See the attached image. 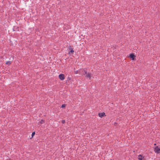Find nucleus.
I'll return each instance as SVG.
<instances>
[{
    "instance_id": "4",
    "label": "nucleus",
    "mask_w": 160,
    "mask_h": 160,
    "mask_svg": "<svg viewBox=\"0 0 160 160\" xmlns=\"http://www.w3.org/2000/svg\"><path fill=\"white\" fill-rule=\"evenodd\" d=\"M138 159L139 160H144V157L142 155H138Z\"/></svg>"
},
{
    "instance_id": "5",
    "label": "nucleus",
    "mask_w": 160,
    "mask_h": 160,
    "mask_svg": "<svg viewBox=\"0 0 160 160\" xmlns=\"http://www.w3.org/2000/svg\"><path fill=\"white\" fill-rule=\"evenodd\" d=\"M130 58L132 59V60H133L134 59V58L135 57V56L133 54H131L130 55Z\"/></svg>"
},
{
    "instance_id": "7",
    "label": "nucleus",
    "mask_w": 160,
    "mask_h": 160,
    "mask_svg": "<svg viewBox=\"0 0 160 160\" xmlns=\"http://www.w3.org/2000/svg\"><path fill=\"white\" fill-rule=\"evenodd\" d=\"M70 52H69V54H70V52L72 53V54H73V52H74V51L73 50L72 48H70Z\"/></svg>"
},
{
    "instance_id": "12",
    "label": "nucleus",
    "mask_w": 160,
    "mask_h": 160,
    "mask_svg": "<svg viewBox=\"0 0 160 160\" xmlns=\"http://www.w3.org/2000/svg\"><path fill=\"white\" fill-rule=\"evenodd\" d=\"M74 73L75 74H77L78 73V71H76L74 72Z\"/></svg>"
},
{
    "instance_id": "2",
    "label": "nucleus",
    "mask_w": 160,
    "mask_h": 160,
    "mask_svg": "<svg viewBox=\"0 0 160 160\" xmlns=\"http://www.w3.org/2000/svg\"><path fill=\"white\" fill-rule=\"evenodd\" d=\"M83 71L85 72V74H86V76H85L88 78H89L90 79H91V74L89 73H87V71L85 70H83Z\"/></svg>"
},
{
    "instance_id": "14",
    "label": "nucleus",
    "mask_w": 160,
    "mask_h": 160,
    "mask_svg": "<svg viewBox=\"0 0 160 160\" xmlns=\"http://www.w3.org/2000/svg\"><path fill=\"white\" fill-rule=\"evenodd\" d=\"M68 79H69V80H70L71 79V78H68Z\"/></svg>"
},
{
    "instance_id": "1",
    "label": "nucleus",
    "mask_w": 160,
    "mask_h": 160,
    "mask_svg": "<svg viewBox=\"0 0 160 160\" xmlns=\"http://www.w3.org/2000/svg\"><path fill=\"white\" fill-rule=\"evenodd\" d=\"M154 151L158 153H160V146L155 147L154 148Z\"/></svg>"
},
{
    "instance_id": "11",
    "label": "nucleus",
    "mask_w": 160,
    "mask_h": 160,
    "mask_svg": "<svg viewBox=\"0 0 160 160\" xmlns=\"http://www.w3.org/2000/svg\"><path fill=\"white\" fill-rule=\"evenodd\" d=\"M35 134V132H33L32 133V137H33Z\"/></svg>"
},
{
    "instance_id": "9",
    "label": "nucleus",
    "mask_w": 160,
    "mask_h": 160,
    "mask_svg": "<svg viewBox=\"0 0 160 160\" xmlns=\"http://www.w3.org/2000/svg\"><path fill=\"white\" fill-rule=\"evenodd\" d=\"M40 123H41V124H43V123H44V121L43 120H41L40 121Z\"/></svg>"
},
{
    "instance_id": "6",
    "label": "nucleus",
    "mask_w": 160,
    "mask_h": 160,
    "mask_svg": "<svg viewBox=\"0 0 160 160\" xmlns=\"http://www.w3.org/2000/svg\"><path fill=\"white\" fill-rule=\"evenodd\" d=\"M105 113L104 112L99 113L98 114L99 117H102L103 116L105 115Z\"/></svg>"
},
{
    "instance_id": "8",
    "label": "nucleus",
    "mask_w": 160,
    "mask_h": 160,
    "mask_svg": "<svg viewBox=\"0 0 160 160\" xmlns=\"http://www.w3.org/2000/svg\"><path fill=\"white\" fill-rule=\"evenodd\" d=\"M6 64L8 65H9L11 64V62L10 61H8L6 62Z\"/></svg>"
},
{
    "instance_id": "3",
    "label": "nucleus",
    "mask_w": 160,
    "mask_h": 160,
    "mask_svg": "<svg viewBox=\"0 0 160 160\" xmlns=\"http://www.w3.org/2000/svg\"><path fill=\"white\" fill-rule=\"evenodd\" d=\"M58 77L61 80H63L65 79L64 75L62 74L59 75Z\"/></svg>"
},
{
    "instance_id": "10",
    "label": "nucleus",
    "mask_w": 160,
    "mask_h": 160,
    "mask_svg": "<svg viewBox=\"0 0 160 160\" xmlns=\"http://www.w3.org/2000/svg\"><path fill=\"white\" fill-rule=\"evenodd\" d=\"M65 107H66V105H65V104H63L62 105V108H65Z\"/></svg>"
},
{
    "instance_id": "13",
    "label": "nucleus",
    "mask_w": 160,
    "mask_h": 160,
    "mask_svg": "<svg viewBox=\"0 0 160 160\" xmlns=\"http://www.w3.org/2000/svg\"><path fill=\"white\" fill-rule=\"evenodd\" d=\"M62 123H64L65 122V120H63L62 121Z\"/></svg>"
}]
</instances>
